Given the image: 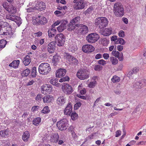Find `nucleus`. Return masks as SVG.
I'll return each mask as SVG.
<instances>
[{
	"label": "nucleus",
	"instance_id": "nucleus-1",
	"mask_svg": "<svg viewBox=\"0 0 146 146\" xmlns=\"http://www.w3.org/2000/svg\"><path fill=\"white\" fill-rule=\"evenodd\" d=\"M113 11L115 15L117 17H121L124 14L123 6L120 3L117 2L114 4Z\"/></svg>",
	"mask_w": 146,
	"mask_h": 146
},
{
	"label": "nucleus",
	"instance_id": "nucleus-2",
	"mask_svg": "<svg viewBox=\"0 0 146 146\" xmlns=\"http://www.w3.org/2000/svg\"><path fill=\"white\" fill-rule=\"evenodd\" d=\"M38 69L39 73L44 75L47 74L51 70L49 64L47 63L41 64L39 66Z\"/></svg>",
	"mask_w": 146,
	"mask_h": 146
},
{
	"label": "nucleus",
	"instance_id": "nucleus-3",
	"mask_svg": "<svg viewBox=\"0 0 146 146\" xmlns=\"http://www.w3.org/2000/svg\"><path fill=\"white\" fill-rule=\"evenodd\" d=\"M108 19L105 17H101L96 19L95 24L99 28L102 29L106 27L108 24Z\"/></svg>",
	"mask_w": 146,
	"mask_h": 146
},
{
	"label": "nucleus",
	"instance_id": "nucleus-4",
	"mask_svg": "<svg viewBox=\"0 0 146 146\" xmlns=\"http://www.w3.org/2000/svg\"><path fill=\"white\" fill-rule=\"evenodd\" d=\"M80 17L77 16L71 20L69 25L68 30L69 31H71L76 27H77L79 25L78 24V23L80 21Z\"/></svg>",
	"mask_w": 146,
	"mask_h": 146
},
{
	"label": "nucleus",
	"instance_id": "nucleus-5",
	"mask_svg": "<svg viewBox=\"0 0 146 146\" xmlns=\"http://www.w3.org/2000/svg\"><path fill=\"white\" fill-rule=\"evenodd\" d=\"M100 38L99 35L96 33L88 34L86 37L87 41L89 43H93L97 41Z\"/></svg>",
	"mask_w": 146,
	"mask_h": 146
},
{
	"label": "nucleus",
	"instance_id": "nucleus-6",
	"mask_svg": "<svg viewBox=\"0 0 146 146\" xmlns=\"http://www.w3.org/2000/svg\"><path fill=\"white\" fill-rule=\"evenodd\" d=\"M33 22L34 25H42L46 24L47 23V20L45 17L38 16L35 19H34Z\"/></svg>",
	"mask_w": 146,
	"mask_h": 146
},
{
	"label": "nucleus",
	"instance_id": "nucleus-7",
	"mask_svg": "<svg viewBox=\"0 0 146 146\" xmlns=\"http://www.w3.org/2000/svg\"><path fill=\"white\" fill-rule=\"evenodd\" d=\"M77 76L80 79L84 80L89 78V73L86 70L80 69L77 72Z\"/></svg>",
	"mask_w": 146,
	"mask_h": 146
},
{
	"label": "nucleus",
	"instance_id": "nucleus-8",
	"mask_svg": "<svg viewBox=\"0 0 146 146\" xmlns=\"http://www.w3.org/2000/svg\"><path fill=\"white\" fill-rule=\"evenodd\" d=\"M64 57L68 60L70 64L77 65L79 62L77 59L74 56L71 55L69 53H65L64 54Z\"/></svg>",
	"mask_w": 146,
	"mask_h": 146
},
{
	"label": "nucleus",
	"instance_id": "nucleus-9",
	"mask_svg": "<svg viewBox=\"0 0 146 146\" xmlns=\"http://www.w3.org/2000/svg\"><path fill=\"white\" fill-rule=\"evenodd\" d=\"M56 125L61 131L66 130L68 127L67 120L66 119H63L58 121Z\"/></svg>",
	"mask_w": 146,
	"mask_h": 146
},
{
	"label": "nucleus",
	"instance_id": "nucleus-10",
	"mask_svg": "<svg viewBox=\"0 0 146 146\" xmlns=\"http://www.w3.org/2000/svg\"><path fill=\"white\" fill-rule=\"evenodd\" d=\"M77 29L78 34L82 35H85L88 33L89 31L88 27L86 25L83 24H79Z\"/></svg>",
	"mask_w": 146,
	"mask_h": 146
},
{
	"label": "nucleus",
	"instance_id": "nucleus-11",
	"mask_svg": "<svg viewBox=\"0 0 146 146\" xmlns=\"http://www.w3.org/2000/svg\"><path fill=\"white\" fill-rule=\"evenodd\" d=\"M55 38L57 42L58 46H60L63 45L65 41V38L63 34L60 33L58 34Z\"/></svg>",
	"mask_w": 146,
	"mask_h": 146
},
{
	"label": "nucleus",
	"instance_id": "nucleus-12",
	"mask_svg": "<svg viewBox=\"0 0 146 146\" xmlns=\"http://www.w3.org/2000/svg\"><path fill=\"white\" fill-rule=\"evenodd\" d=\"M73 3L74 8L76 10H80L83 9L85 7V3L83 0H74Z\"/></svg>",
	"mask_w": 146,
	"mask_h": 146
},
{
	"label": "nucleus",
	"instance_id": "nucleus-13",
	"mask_svg": "<svg viewBox=\"0 0 146 146\" xmlns=\"http://www.w3.org/2000/svg\"><path fill=\"white\" fill-rule=\"evenodd\" d=\"M9 24L7 22L0 21V35H5L8 27Z\"/></svg>",
	"mask_w": 146,
	"mask_h": 146
},
{
	"label": "nucleus",
	"instance_id": "nucleus-14",
	"mask_svg": "<svg viewBox=\"0 0 146 146\" xmlns=\"http://www.w3.org/2000/svg\"><path fill=\"white\" fill-rule=\"evenodd\" d=\"M42 94H50L52 90V88L50 85L45 84L42 86L41 88Z\"/></svg>",
	"mask_w": 146,
	"mask_h": 146
},
{
	"label": "nucleus",
	"instance_id": "nucleus-15",
	"mask_svg": "<svg viewBox=\"0 0 146 146\" xmlns=\"http://www.w3.org/2000/svg\"><path fill=\"white\" fill-rule=\"evenodd\" d=\"M62 90L64 93L67 94H71L73 91L71 86L66 83L62 85Z\"/></svg>",
	"mask_w": 146,
	"mask_h": 146
},
{
	"label": "nucleus",
	"instance_id": "nucleus-16",
	"mask_svg": "<svg viewBox=\"0 0 146 146\" xmlns=\"http://www.w3.org/2000/svg\"><path fill=\"white\" fill-rule=\"evenodd\" d=\"M146 85V80L142 79L136 82L133 84V87L135 89H139Z\"/></svg>",
	"mask_w": 146,
	"mask_h": 146
},
{
	"label": "nucleus",
	"instance_id": "nucleus-17",
	"mask_svg": "<svg viewBox=\"0 0 146 146\" xmlns=\"http://www.w3.org/2000/svg\"><path fill=\"white\" fill-rule=\"evenodd\" d=\"M83 51L85 53H89L94 51V47L91 45L86 44L84 45L82 48Z\"/></svg>",
	"mask_w": 146,
	"mask_h": 146
},
{
	"label": "nucleus",
	"instance_id": "nucleus-18",
	"mask_svg": "<svg viewBox=\"0 0 146 146\" xmlns=\"http://www.w3.org/2000/svg\"><path fill=\"white\" fill-rule=\"evenodd\" d=\"M10 27H7L5 35H7L9 38H13L15 36V32L12 30L11 26L9 25Z\"/></svg>",
	"mask_w": 146,
	"mask_h": 146
},
{
	"label": "nucleus",
	"instance_id": "nucleus-19",
	"mask_svg": "<svg viewBox=\"0 0 146 146\" xmlns=\"http://www.w3.org/2000/svg\"><path fill=\"white\" fill-rule=\"evenodd\" d=\"M139 70L138 67H135L133 68L127 74V76L129 79H132L134 77V75L136 74Z\"/></svg>",
	"mask_w": 146,
	"mask_h": 146
},
{
	"label": "nucleus",
	"instance_id": "nucleus-20",
	"mask_svg": "<svg viewBox=\"0 0 146 146\" xmlns=\"http://www.w3.org/2000/svg\"><path fill=\"white\" fill-rule=\"evenodd\" d=\"M56 42L52 41L48 44L47 46V50L48 52L50 54L53 53L55 48Z\"/></svg>",
	"mask_w": 146,
	"mask_h": 146
},
{
	"label": "nucleus",
	"instance_id": "nucleus-21",
	"mask_svg": "<svg viewBox=\"0 0 146 146\" xmlns=\"http://www.w3.org/2000/svg\"><path fill=\"white\" fill-rule=\"evenodd\" d=\"M66 102V98L63 96H61L58 97L57 100V104L60 106L64 105Z\"/></svg>",
	"mask_w": 146,
	"mask_h": 146
},
{
	"label": "nucleus",
	"instance_id": "nucleus-22",
	"mask_svg": "<svg viewBox=\"0 0 146 146\" xmlns=\"http://www.w3.org/2000/svg\"><path fill=\"white\" fill-rule=\"evenodd\" d=\"M66 70L60 68L58 70L56 73V77L61 78L64 76L66 73Z\"/></svg>",
	"mask_w": 146,
	"mask_h": 146
},
{
	"label": "nucleus",
	"instance_id": "nucleus-23",
	"mask_svg": "<svg viewBox=\"0 0 146 146\" xmlns=\"http://www.w3.org/2000/svg\"><path fill=\"white\" fill-rule=\"evenodd\" d=\"M67 23V21L66 20H63L62 21V23L57 28L58 31L59 32H61L66 29V24Z\"/></svg>",
	"mask_w": 146,
	"mask_h": 146
},
{
	"label": "nucleus",
	"instance_id": "nucleus-24",
	"mask_svg": "<svg viewBox=\"0 0 146 146\" xmlns=\"http://www.w3.org/2000/svg\"><path fill=\"white\" fill-rule=\"evenodd\" d=\"M59 137V135L57 133H54L50 136V141L51 142L56 143L58 141Z\"/></svg>",
	"mask_w": 146,
	"mask_h": 146
},
{
	"label": "nucleus",
	"instance_id": "nucleus-25",
	"mask_svg": "<svg viewBox=\"0 0 146 146\" xmlns=\"http://www.w3.org/2000/svg\"><path fill=\"white\" fill-rule=\"evenodd\" d=\"M72 105L70 103H68L64 110V113L66 115H70L72 111Z\"/></svg>",
	"mask_w": 146,
	"mask_h": 146
},
{
	"label": "nucleus",
	"instance_id": "nucleus-26",
	"mask_svg": "<svg viewBox=\"0 0 146 146\" xmlns=\"http://www.w3.org/2000/svg\"><path fill=\"white\" fill-rule=\"evenodd\" d=\"M31 57L29 55H27L25 57L23 62L25 66H27L30 64L31 61Z\"/></svg>",
	"mask_w": 146,
	"mask_h": 146
},
{
	"label": "nucleus",
	"instance_id": "nucleus-27",
	"mask_svg": "<svg viewBox=\"0 0 146 146\" xmlns=\"http://www.w3.org/2000/svg\"><path fill=\"white\" fill-rule=\"evenodd\" d=\"M30 134L29 131H25L22 135V139L25 142H27L30 138Z\"/></svg>",
	"mask_w": 146,
	"mask_h": 146
},
{
	"label": "nucleus",
	"instance_id": "nucleus-28",
	"mask_svg": "<svg viewBox=\"0 0 146 146\" xmlns=\"http://www.w3.org/2000/svg\"><path fill=\"white\" fill-rule=\"evenodd\" d=\"M112 32V29L111 28H106L103 31L102 34L105 36H108L110 35Z\"/></svg>",
	"mask_w": 146,
	"mask_h": 146
},
{
	"label": "nucleus",
	"instance_id": "nucleus-29",
	"mask_svg": "<svg viewBox=\"0 0 146 146\" xmlns=\"http://www.w3.org/2000/svg\"><path fill=\"white\" fill-rule=\"evenodd\" d=\"M114 56L117 58L119 61H122L123 60V55L122 52L120 53L117 51Z\"/></svg>",
	"mask_w": 146,
	"mask_h": 146
},
{
	"label": "nucleus",
	"instance_id": "nucleus-30",
	"mask_svg": "<svg viewBox=\"0 0 146 146\" xmlns=\"http://www.w3.org/2000/svg\"><path fill=\"white\" fill-rule=\"evenodd\" d=\"M19 63L20 61L19 60H14L9 64V66L14 68H17L18 67Z\"/></svg>",
	"mask_w": 146,
	"mask_h": 146
},
{
	"label": "nucleus",
	"instance_id": "nucleus-31",
	"mask_svg": "<svg viewBox=\"0 0 146 146\" xmlns=\"http://www.w3.org/2000/svg\"><path fill=\"white\" fill-rule=\"evenodd\" d=\"M56 30L55 29H51L48 30V36L49 37L54 36L56 34Z\"/></svg>",
	"mask_w": 146,
	"mask_h": 146
},
{
	"label": "nucleus",
	"instance_id": "nucleus-32",
	"mask_svg": "<svg viewBox=\"0 0 146 146\" xmlns=\"http://www.w3.org/2000/svg\"><path fill=\"white\" fill-rule=\"evenodd\" d=\"M60 58V57L57 55H55L53 56L52 61L54 65L56 66V65L59 61Z\"/></svg>",
	"mask_w": 146,
	"mask_h": 146
},
{
	"label": "nucleus",
	"instance_id": "nucleus-33",
	"mask_svg": "<svg viewBox=\"0 0 146 146\" xmlns=\"http://www.w3.org/2000/svg\"><path fill=\"white\" fill-rule=\"evenodd\" d=\"M41 118L40 117H37L35 118L33 122V124L36 126L38 125L40 122Z\"/></svg>",
	"mask_w": 146,
	"mask_h": 146
},
{
	"label": "nucleus",
	"instance_id": "nucleus-34",
	"mask_svg": "<svg viewBox=\"0 0 146 146\" xmlns=\"http://www.w3.org/2000/svg\"><path fill=\"white\" fill-rule=\"evenodd\" d=\"M110 60L112 64L113 65H116L118 63V60L115 57L113 56L110 57Z\"/></svg>",
	"mask_w": 146,
	"mask_h": 146
},
{
	"label": "nucleus",
	"instance_id": "nucleus-35",
	"mask_svg": "<svg viewBox=\"0 0 146 146\" xmlns=\"http://www.w3.org/2000/svg\"><path fill=\"white\" fill-rule=\"evenodd\" d=\"M43 101L44 103H48L52 100V98L50 96H46L42 98Z\"/></svg>",
	"mask_w": 146,
	"mask_h": 146
},
{
	"label": "nucleus",
	"instance_id": "nucleus-36",
	"mask_svg": "<svg viewBox=\"0 0 146 146\" xmlns=\"http://www.w3.org/2000/svg\"><path fill=\"white\" fill-rule=\"evenodd\" d=\"M30 73V70L28 68L24 70L21 73V75L23 77L27 76Z\"/></svg>",
	"mask_w": 146,
	"mask_h": 146
},
{
	"label": "nucleus",
	"instance_id": "nucleus-37",
	"mask_svg": "<svg viewBox=\"0 0 146 146\" xmlns=\"http://www.w3.org/2000/svg\"><path fill=\"white\" fill-rule=\"evenodd\" d=\"M17 16L13 15L11 14H7L6 15V18L12 21H14L15 20L16 17Z\"/></svg>",
	"mask_w": 146,
	"mask_h": 146
},
{
	"label": "nucleus",
	"instance_id": "nucleus-38",
	"mask_svg": "<svg viewBox=\"0 0 146 146\" xmlns=\"http://www.w3.org/2000/svg\"><path fill=\"white\" fill-rule=\"evenodd\" d=\"M6 44V41L5 40H1L0 41V49L1 50L2 48H4Z\"/></svg>",
	"mask_w": 146,
	"mask_h": 146
},
{
	"label": "nucleus",
	"instance_id": "nucleus-39",
	"mask_svg": "<svg viewBox=\"0 0 146 146\" xmlns=\"http://www.w3.org/2000/svg\"><path fill=\"white\" fill-rule=\"evenodd\" d=\"M14 21L18 25V26H19L22 23V19H21V18L17 16L15 20H14Z\"/></svg>",
	"mask_w": 146,
	"mask_h": 146
},
{
	"label": "nucleus",
	"instance_id": "nucleus-40",
	"mask_svg": "<svg viewBox=\"0 0 146 146\" xmlns=\"http://www.w3.org/2000/svg\"><path fill=\"white\" fill-rule=\"evenodd\" d=\"M49 82L50 83L53 85L58 86V81L57 79L55 78H53L50 80Z\"/></svg>",
	"mask_w": 146,
	"mask_h": 146
},
{
	"label": "nucleus",
	"instance_id": "nucleus-41",
	"mask_svg": "<svg viewBox=\"0 0 146 146\" xmlns=\"http://www.w3.org/2000/svg\"><path fill=\"white\" fill-rule=\"evenodd\" d=\"M120 80V78L117 76H114L113 78L111 79V80L113 83H116L118 82Z\"/></svg>",
	"mask_w": 146,
	"mask_h": 146
},
{
	"label": "nucleus",
	"instance_id": "nucleus-42",
	"mask_svg": "<svg viewBox=\"0 0 146 146\" xmlns=\"http://www.w3.org/2000/svg\"><path fill=\"white\" fill-rule=\"evenodd\" d=\"M8 132L7 129L0 131V135L2 137H5L8 134Z\"/></svg>",
	"mask_w": 146,
	"mask_h": 146
},
{
	"label": "nucleus",
	"instance_id": "nucleus-43",
	"mask_svg": "<svg viewBox=\"0 0 146 146\" xmlns=\"http://www.w3.org/2000/svg\"><path fill=\"white\" fill-rule=\"evenodd\" d=\"M96 81H92L88 84V86L90 88H93L96 84Z\"/></svg>",
	"mask_w": 146,
	"mask_h": 146
},
{
	"label": "nucleus",
	"instance_id": "nucleus-44",
	"mask_svg": "<svg viewBox=\"0 0 146 146\" xmlns=\"http://www.w3.org/2000/svg\"><path fill=\"white\" fill-rule=\"evenodd\" d=\"M50 111L49 108L47 106H45L41 111V112L44 113H48Z\"/></svg>",
	"mask_w": 146,
	"mask_h": 146
},
{
	"label": "nucleus",
	"instance_id": "nucleus-45",
	"mask_svg": "<svg viewBox=\"0 0 146 146\" xmlns=\"http://www.w3.org/2000/svg\"><path fill=\"white\" fill-rule=\"evenodd\" d=\"M38 6L39 8L41 9H42V11L44 9L46 8L45 3L42 2H40L38 4Z\"/></svg>",
	"mask_w": 146,
	"mask_h": 146
},
{
	"label": "nucleus",
	"instance_id": "nucleus-46",
	"mask_svg": "<svg viewBox=\"0 0 146 146\" xmlns=\"http://www.w3.org/2000/svg\"><path fill=\"white\" fill-rule=\"evenodd\" d=\"M72 119L73 120H76L78 117V115L75 112H72L71 115Z\"/></svg>",
	"mask_w": 146,
	"mask_h": 146
},
{
	"label": "nucleus",
	"instance_id": "nucleus-47",
	"mask_svg": "<svg viewBox=\"0 0 146 146\" xmlns=\"http://www.w3.org/2000/svg\"><path fill=\"white\" fill-rule=\"evenodd\" d=\"M36 68L35 67H34L32 68V76L33 77H35L36 76Z\"/></svg>",
	"mask_w": 146,
	"mask_h": 146
},
{
	"label": "nucleus",
	"instance_id": "nucleus-48",
	"mask_svg": "<svg viewBox=\"0 0 146 146\" xmlns=\"http://www.w3.org/2000/svg\"><path fill=\"white\" fill-rule=\"evenodd\" d=\"M69 80V78L68 76H66L65 77L62 78H61L60 80L59 81L60 82H63L64 81H68Z\"/></svg>",
	"mask_w": 146,
	"mask_h": 146
},
{
	"label": "nucleus",
	"instance_id": "nucleus-49",
	"mask_svg": "<svg viewBox=\"0 0 146 146\" xmlns=\"http://www.w3.org/2000/svg\"><path fill=\"white\" fill-rule=\"evenodd\" d=\"M108 43V40L106 38H103L101 41V43L104 46L107 45Z\"/></svg>",
	"mask_w": 146,
	"mask_h": 146
},
{
	"label": "nucleus",
	"instance_id": "nucleus-50",
	"mask_svg": "<svg viewBox=\"0 0 146 146\" xmlns=\"http://www.w3.org/2000/svg\"><path fill=\"white\" fill-rule=\"evenodd\" d=\"M118 41L119 43L122 45H124L125 43V41L122 38H118Z\"/></svg>",
	"mask_w": 146,
	"mask_h": 146
},
{
	"label": "nucleus",
	"instance_id": "nucleus-51",
	"mask_svg": "<svg viewBox=\"0 0 146 146\" xmlns=\"http://www.w3.org/2000/svg\"><path fill=\"white\" fill-rule=\"evenodd\" d=\"M93 9L92 7H90L88 8L87 10L85 12V15H87L88 14L91 13Z\"/></svg>",
	"mask_w": 146,
	"mask_h": 146
},
{
	"label": "nucleus",
	"instance_id": "nucleus-52",
	"mask_svg": "<svg viewBox=\"0 0 146 146\" xmlns=\"http://www.w3.org/2000/svg\"><path fill=\"white\" fill-rule=\"evenodd\" d=\"M102 67L99 65H96L94 67V70L96 71H99L102 69Z\"/></svg>",
	"mask_w": 146,
	"mask_h": 146
},
{
	"label": "nucleus",
	"instance_id": "nucleus-53",
	"mask_svg": "<svg viewBox=\"0 0 146 146\" xmlns=\"http://www.w3.org/2000/svg\"><path fill=\"white\" fill-rule=\"evenodd\" d=\"M11 9L10 10V12L12 14H15L16 13V9L15 7L13 5L11 6Z\"/></svg>",
	"mask_w": 146,
	"mask_h": 146
},
{
	"label": "nucleus",
	"instance_id": "nucleus-54",
	"mask_svg": "<svg viewBox=\"0 0 146 146\" xmlns=\"http://www.w3.org/2000/svg\"><path fill=\"white\" fill-rule=\"evenodd\" d=\"M98 64L103 66L104 65L106 64V61L103 59H101L98 60Z\"/></svg>",
	"mask_w": 146,
	"mask_h": 146
},
{
	"label": "nucleus",
	"instance_id": "nucleus-55",
	"mask_svg": "<svg viewBox=\"0 0 146 146\" xmlns=\"http://www.w3.org/2000/svg\"><path fill=\"white\" fill-rule=\"evenodd\" d=\"M42 99V98L41 94H38L35 98L36 100L38 101V102L41 101Z\"/></svg>",
	"mask_w": 146,
	"mask_h": 146
},
{
	"label": "nucleus",
	"instance_id": "nucleus-56",
	"mask_svg": "<svg viewBox=\"0 0 146 146\" xmlns=\"http://www.w3.org/2000/svg\"><path fill=\"white\" fill-rule=\"evenodd\" d=\"M81 104L80 102H78L75 104L74 109L75 110L78 109L81 106Z\"/></svg>",
	"mask_w": 146,
	"mask_h": 146
},
{
	"label": "nucleus",
	"instance_id": "nucleus-57",
	"mask_svg": "<svg viewBox=\"0 0 146 146\" xmlns=\"http://www.w3.org/2000/svg\"><path fill=\"white\" fill-rule=\"evenodd\" d=\"M118 34L119 36L120 37L123 38L125 36L124 32L123 31H119Z\"/></svg>",
	"mask_w": 146,
	"mask_h": 146
},
{
	"label": "nucleus",
	"instance_id": "nucleus-58",
	"mask_svg": "<svg viewBox=\"0 0 146 146\" xmlns=\"http://www.w3.org/2000/svg\"><path fill=\"white\" fill-rule=\"evenodd\" d=\"M42 34V33L40 31L36 32L34 33V35L35 36L40 37V36Z\"/></svg>",
	"mask_w": 146,
	"mask_h": 146
},
{
	"label": "nucleus",
	"instance_id": "nucleus-59",
	"mask_svg": "<svg viewBox=\"0 0 146 146\" xmlns=\"http://www.w3.org/2000/svg\"><path fill=\"white\" fill-rule=\"evenodd\" d=\"M39 108V106H35L32 107L31 110L33 111H35L37 110Z\"/></svg>",
	"mask_w": 146,
	"mask_h": 146
},
{
	"label": "nucleus",
	"instance_id": "nucleus-60",
	"mask_svg": "<svg viewBox=\"0 0 146 146\" xmlns=\"http://www.w3.org/2000/svg\"><path fill=\"white\" fill-rule=\"evenodd\" d=\"M103 56L105 60H107L109 57V55L107 53H104L103 55Z\"/></svg>",
	"mask_w": 146,
	"mask_h": 146
},
{
	"label": "nucleus",
	"instance_id": "nucleus-61",
	"mask_svg": "<svg viewBox=\"0 0 146 146\" xmlns=\"http://www.w3.org/2000/svg\"><path fill=\"white\" fill-rule=\"evenodd\" d=\"M78 91L80 92V93L81 95L85 94L86 92V89L85 88H83L82 90H80Z\"/></svg>",
	"mask_w": 146,
	"mask_h": 146
},
{
	"label": "nucleus",
	"instance_id": "nucleus-62",
	"mask_svg": "<svg viewBox=\"0 0 146 146\" xmlns=\"http://www.w3.org/2000/svg\"><path fill=\"white\" fill-rule=\"evenodd\" d=\"M102 55L101 54H97L95 56V59H98L100 58H102Z\"/></svg>",
	"mask_w": 146,
	"mask_h": 146
},
{
	"label": "nucleus",
	"instance_id": "nucleus-63",
	"mask_svg": "<svg viewBox=\"0 0 146 146\" xmlns=\"http://www.w3.org/2000/svg\"><path fill=\"white\" fill-rule=\"evenodd\" d=\"M117 36L115 35L113 36L111 38V40L112 41H115L117 39Z\"/></svg>",
	"mask_w": 146,
	"mask_h": 146
},
{
	"label": "nucleus",
	"instance_id": "nucleus-64",
	"mask_svg": "<svg viewBox=\"0 0 146 146\" xmlns=\"http://www.w3.org/2000/svg\"><path fill=\"white\" fill-rule=\"evenodd\" d=\"M117 50L119 51H121L123 48V46L121 45H119L117 46Z\"/></svg>",
	"mask_w": 146,
	"mask_h": 146
}]
</instances>
